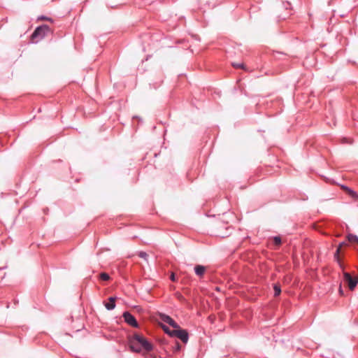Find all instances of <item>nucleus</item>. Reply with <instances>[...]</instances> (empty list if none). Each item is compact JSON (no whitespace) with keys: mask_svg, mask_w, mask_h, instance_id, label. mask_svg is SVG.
I'll list each match as a JSON object with an SVG mask.
<instances>
[{"mask_svg":"<svg viewBox=\"0 0 358 358\" xmlns=\"http://www.w3.org/2000/svg\"><path fill=\"white\" fill-rule=\"evenodd\" d=\"M129 347L133 352H141L143 349L145 352L152 350V345L143 336L135 334L129 341Z\"/></svg>","mask_w":358,"mask_h":358,"instance_id":"1","label":"nucleus"},{"mask_svg":"<svg viewBox=\"0 0 358 358\" xmlns=\"http://www.w3.org/2000/svg\"><path fill=\"white\" fill-rule=\"evenodd\" d=\"M50 31V28L46 24H43L38 27L31 36V42L38 43L39 41L42 40L48 34V33Z\"/></svg>","mask_w":358,"mask_h":358,"instance_id":"2","label":"nucleus"},{"mask_svg":"<svg viewBox=\"0 0 358 358\" xmlns=\"http://www.w3.org/2000/svg\"><path fill=\"white\" fill-rule=\"evenodd\" d=\"M172 336L171 337H177L180 338L183 343H186L188 341V333L186 330L181 329L180 327L178 329H174L171 331Z\"/></svg>","mask_w":358,"mask_h":358,"instance_id":"3","label":"nucleus"},{"mask_svg":"<svg viewBox=\"0 0 358 358\" xmlns=\"http://www.w3.org/2000/svg\"><path fill=\"white\" fill-rule=\"evenodd\" d=\"M343 278L349 289L353 290L358 282V277L352 278L350 273L345 272L343 273Z\"/></svg>","mask_w":358,"mask_h":358,"instance_id":"4","label":"nucleus"},{"mask_svg":"<svg viewBox=\"0 0 358 358\" xmlns=\"http://www.w3.org/2000/svg\"><path fill=\"white\" fill-rule=\"evenodd\" d=\"M159 316V319L162 321L169 324L173 328H174V329L179 328V325L169 315L160 313Z\"/></svg>","mask_w":358,"mask_h":358,"instance_id":"5","label":"nucleus"},{"mask_svg":"<svg viewBox=\"0 0 358 358\" xmlns=\"http://www.w3.org/2000/svg\"><path fill=\"white\" fill-rule=\"evenodd\" d=\"M123 317L124 318V320L127 323H128L129 325L137 327L138 323L135 319V317L130 314L129 312H125L123 313Z\"/></svg>","mask_w":358,"mask_h":358,"instance_id":"6","label":"nucleus"},{"mask_svg":"<svg viewBox=\"0 0 358 358\" xmlns=\"http://www.w3.org/2000/svg\"><path fill=\"white\" fill-rule=\"evenodd\" d=\"M347 245V243H345V242H343L339 244L335 254H334V259H336V261L338 262V264H339L340 267L342 268L343 269V263L341 262V258H340V256H339V254L341 252V248L343 247V246H346Z\"/></svg>","mask_w":358,"mask_h":358,"instance_id":"7","label":"nucleus"},{"mask_svg":"<svg viewBox=\"0 0 358 358\" xmlns=\"http://www.w3.org/2000/svg\"><path fill=\"white\" fill-rule=\"evenodd\" d=\"M116 297L111 296L108 299V301L104 303L106 308L108 310H111L115 307Z\"/></svg>","mask_w":358,"mask_h":358,"instance_id":"8","label":"nucleus"},{"mask_svg":"<svg viewBox=\"0 0 358 358\" xmlns=\"http://www.w3.org/2000/svg\"><path fill=\"white\" fill-rule=\"evenodd\" d=\"M194 269H195V273H196V275H198L199 276L202 275L206 271V268L201 265L196 266Z\"/></svg>","mask_w":358,"mask_h":358,"instance_id":"9","label":"nucleus"},{"mask_svg":"<svg viewBox=\"0 0 358 358\" xmlns=\"http://www.w3.org/2000/svg\"><path fill=\"white\" fill-rule=\"evenodd\" d=\"M347 238L350 243H357L358 244V237L357 236L350 234L347 236Z\"/></svg>","mask_w":358,"mask_h":358,"instance_id":"10","label":"nucleus"},{"mask_svg":"<svg viewBox=\"0 0 358 358\" xmlns=\"http://www.w3.org/2000/svg\"><path fill=\"white\" fill-rule=\"evenodd\" d=\"M274 296H278L281 293L280 285L279 284H275L273 285Z\"/></svg>","mask_w":358,"mask_h":358,"instance_id":"11","label":"nucleus"},{"mask_svg":"<svg viewBox=\"0 0 358 358\" xmlns=\"http://www.w3.org/2000/svg\"><path fill=\"white\" fill-rule=\"evenodd\" d=\"M346 193L355 199H358L357 194L350 188H346Z\"/></svg>","mask_w":358,"mask_h":358,"instance_id":"12","label":"nucleus"},{"mask_svg":"<svg viewBox=\"0 0 358 358\" xmlns=\"http://www.w3.org/2000/svg\"><path fill=\"white\" fill-rule=\"evenodd\" d=\"M99 278L100 280H104V281H107L108 280H110V276L108 273H101L100 275H99Z\"/></svg>","mask_w":358,"mask_h":358,"instance_id":"13","label":"nucleus"},{"mask_svg":"<svg viewBox=\"0 0 358 358\" xmlns=\"http://www.w3.org/2000/svg\"><path fill=\"white\" fill-rule=\"evenodd\" d=\"M160 326L162 327V328L163 329V330L167 334H169L170 336H172V330H170L169 328L168 327H166V325L163 324H160Z\"/></svg>","mask_w":358,"mask_h":358,"instance_id":"14","label":"nucleus"},{"mask_svg":"<svg viewBox=\"0 0 358 358\" xmlns=\"http://www.w3.org/2000/svg\"><path fill=\"white\" fill-rule=\"evenodd\" d=\"M138 257L148 261V255L145 252H143V251L140 252L138 253Z\"/></svg>","mask_w":358,"mask_h":358,"instance_id":"15","label":"nucleus"},{"mask_svg":"<svg viewBox=\"0 0 358 358\" xmlns=\"http://www.w3.org/2000/svg\"><path fill=\"white\" fill-rule=\"evenodd\" d=\"M232 66L234 67V68H236V69H245V66L243 63H233L232 64Z\"/></svg>","mask_w":358,"mask_h":358,"instance_id":"16","label":"nucleus"},{"mask_svg":"<svg viewBox=\"0 0 358 358\" xmlns=\"http://www.w3.org/2000/svg\"><path fill=\"white\" fill-rule=\"evenodd\" d=\"M273 243L275 245L279 246L281 244V238L278 236L274 237Z\"/></svg>","mask_w":358,"mask_h":358,"instance_id":"17","label":"nucleus"},{"mask_svg":"<svg viewBox=\"0 0 358 358\" xmlns=\"http://www.w3.org/2000/svg\"><path fill=\"white\" fill-rule=\"evenodd\" d=\"M38 20H48V21H50V22L52 21L51 18H49V17L43 16V15H41V16L38 17Z\"/></svg>","mask_w":358,"mask_h":358,"instance_id":"18","label":"nucleus"},{"mask_svg":"<svg viewBox=\"0 0 358 358\" xmlns=\"http://www.w3.org/2000/svg\"><path fill=\"white\" fill-rule=\"evenodd\" d=\"M170 278L172 281L175 282L176 280V276H175V274L173 273H172L171 274V276H170Z\"/></svg>","mask_w":358,"mask_h":358,"instance_id":"19","label":"nucleus"},{"mask_svg":"<svg viewBox=\"0 0 358 358\" xmlns=\"http://www.w3.org/2000/svg\"><path fill=\"white\" fill-rule=\"evenodd\" d=\"M180 345L178 343H176V350H180Z\"/></svg>","mask_w":358,"mask_h":358,"instance_id":"20","label":"nucleus"},{"mask_svg":"<svg viewBox=\"0 0 358 358\" xmlns=\"http://www.w3.org/2000/svg\"><path fill=\"white\" fill-rule=\"evenodd\" d=\"M346 188H348L346 186H342V189L346 192Z\"/></svg>","mask_w":358,"mask_h":358,"instance_id":"21","label":"nucleus"},{"mask_svg":"<svg viewBox=\"0 0 358 358\" xmlns=\"http://www.w3.org/2000/svg\"><path fill=\"white\" fill-rule=\"evenodd\" d=\"M339 292H340L341 294H343V290H342V289H341V287H340V289H339Z\"/></svg>","mask_w":358,"mask_h":358,"instance_id":"22","label":"nucleus"},{"mask_svg":"<svg viewBox=\"0 0 358 358\" xmlns=\"http://www.w3.org/2000/svg\"><path fill=\"white\" fill-rule=\"evenodd\" d=\"M38 113H41V108H39V109L38 110Z\"/></svg>","mask_w":358,"mask_h":358,"instance_id":"23","label":"nucleus"}]
</instances>
